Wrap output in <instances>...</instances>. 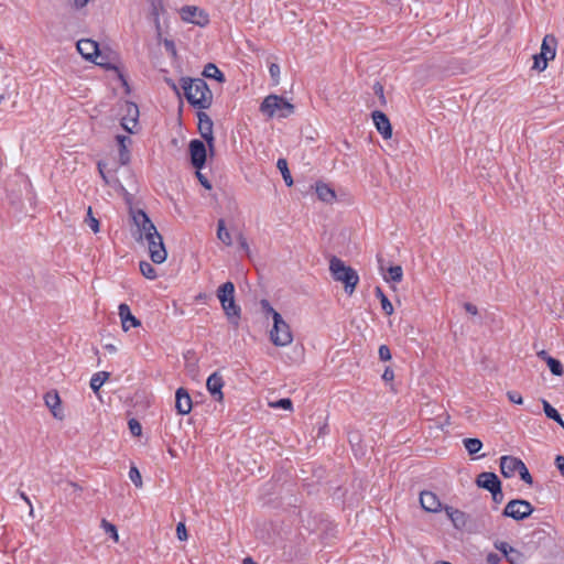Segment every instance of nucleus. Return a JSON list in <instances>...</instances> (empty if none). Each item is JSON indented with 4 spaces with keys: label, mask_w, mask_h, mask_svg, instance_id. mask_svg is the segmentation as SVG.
<instances>
[{
    "label": "nucleus",
    "mask_w": 564,
    "mask_h": 564,
    "mask_svg": "<svg viewBox=\"0 0 564 564\" xmlns=\"http://www.w3.org/2000/svg\"><path fill=\"white\" fill-rule=\"evenodd\" d=\"M129 478L134 484L135 487H142V477L139 469L135 466H131L129 470Z\"/></svg>",
    "instance_id": "40"
},
{
    "label": "nucleus",
    "mask_w": 564,
    "mask_h": 564,
    "mask_svg": "<svg viewBox=\"0 0 564 564\" xmlns=\"http://www.w3.org/2000/svg\"><path fill=\"white\" fill-rule=\"evenodd\" d=\"M543 410L545 415L551 420H553L560 414L558 411L555 408H553L546 400H543Z\"/></svg>",
    "instance_id": "45"
},
{
    "label": "nucleus",
    "mask_w": 564,
    "mask_h": 564,
    "mask_svg": "<svg viewBox=\"0 0 564 564\" xmlns=\"http://www.w3.org/2000/svg\"><path fill=\"white\" fill-rule=\"evenodd\" d=\"M420 503L422 508L429 512H438L442 509L438 497L432 491H422L420 495Z\"/></svg>",
    "instance_id": "20"
},
{
    "label": "nucleus",
    "mask_w": 564,
    "mask_h": 564,
    "mask_svg": "<svg viewBox=\"0 0 564 564\" xmlns=\"http://www.w3.org/2000/svg\"><path fill=\"white\" fill-rule=\"evenodd\" d=\"M447 517L451 519V521L453 522L454 527L457 528V529H462L466 525L467 523V516L465 512L458 510V509H455L453 507H449V506H446L444 508Z\"/></svg>",
    "instance_id": "23"
},
{
    "label": "nucleus",
    "mask_w": 564,
    "mask_h": 564,
    "mask_svg": "<svg viewBox=\"0 0 564 564\" xmlns=\"http://www.w3.org/2000/svg\"><path fill=\"white\" fill-rule=\"evenodd\" d=\"M463 443L469 455H475L482 448V442L476 437L464 438Z\"/></svg>",
    "instance_id": "31"
},
{
    "label": "nucleus",
    "mask_w": 564,
    "mask_h": 564,
    "mask_svg": "<svg viewBox=\"0 0 564 564\" xmlns=\"http://www.w3.org/2000/svg\"><path fill=\"white\" fill-rule=\"evenodd\" d=\"M181 87L189 105L203 110L208 109L213 102V93L203 78L182 77Z\"/></svg>",
    "instance_id": "1"
},
{
    "label": "nucleus",
    "mask_w": 564,
    "mask_h": 564,
    "mask_svg": "<svg viewBox=\"0 0 564 564\" xmlns=\"http://www.w3.org/2000/svg\"><path fill=\"white\" fill-rule=\"evenodd\" d=\"M141 273L150 280H154L156 278V271L153 265L147 261H141L139 264Z\"/></svg>",
    "instance_id": "36"
},
{
    "label": "nucleus",
    "mask_w": 564,
    "mask_h": 564,
    "mask_svg": "<svg viewBox=\"0 0 564 564\" xmlns=\"http://www.w3.org/2000/svg\"><path fill=\"white\" fill-rule=\"evenodd\" d=\"M203 75L207 78H213V79H216L217 82L219 83H224L225 82V76L224 74L219 70V68L213 64V63H208L204 70H203Z\"/></svg>",
    "instance_id": "30"
},
{
    "label": "nucleus",
    "mask_w": 564,
    "mask_h": 564,
    "mask_svg": "<svg viewBox=\"0 0 564 564\" xmlns=\"http://www.w3.org/2000/svg\"><path fill=\"white\" fill-rule=\"evenodd\" d=\"M376 296L380 300L381 308L384 312L386 315L390 316L393 314V305L387 297V295L383 293L382 289L380 286H377L375 289Z\"/></svg>",
    "instance_id": "28"
},
{
    "label": "nucleus",
    "mask_w": 564,
    "mask_h": 564,
    "mask_svg": "<svg viewBox=\"0 0 564 564\" xmlns=\"http://www.w3.org/2000/svg\"><path fill=\"white\" fill-rule=\"evenodd\" d=\"M555 466L557 467L561 475L564 476V456L557 455L555 457Z\"/></svg>",
    "instance_id": "57"
},
{
    "label": "nucleus",
    "mask_w": 564,
    "mask_h": 564,
    "mask_svg": "<svg viewBox=\"0 0 564 564\" xmlns=\"http://www.w3.org/2000/svg\"><path fill=\"white\" fill-rule=\"evenodd\" d=\"M85 223L90 227V229L96 234L99 231V220L94 217L91 207H88L87 216L85 218Z\"/></svg>",
    "instance_id": "39"
},
{
    "label": "nucleus",
    "mask_w": 564,
    "mask_h": 564,
    "mask_svg": "<svg viewBox=\"0 0 564 564\" xmlns=\"http://www.w3.org/2000/svg\"><path fill=\"white\" fill-rule=\"evenodd\" d=\"M164 45H165L166 50L170 51L173 55L176 54L175 45L172 41L165 40Z\"/></svg>",
    "instance_id": "62"
},
{
    "label": "nucleus",
    "mask_w": 564,
    "mask_h": 564,
    "mask_svg": "<svg viewBox=\"0 0 564 564\" xmlns=\"http://www.w3.org/2000/svg\"><path fill=\"white\" fill-rule=\"evenodd\" d=\"M403 278V270L400 265H392L388 269V276H386L387 281L391 282H401Z\"/></svg>",
    "instance_id": "35"
},
{
    "label": "nucleus",
    "mask_w": 564,
    "mask_h": 564,
    "mask_svg": "<svg viewBox=\"0 0 564 564\" xmlns=\"http://www.w3.org/2000/svg\"><path fill=\"white\" fill-rule=\"evenodd\" d=\"M276 167L280 170L286 186H292L293 178H292L290 170L288 167V161L283 158L279 159L276 162Z\"/></svg>",
    "instance_id": "33"
},
{
    "label": "nucleus",
    "mask_w": 564,
    "mask_h": 564,
    "mask_svg": "<svg viewBox=\"0 0 564 564\" xmlns=\"http://www.w3.org/2000/svg\"><path fill=\"white\" fill-rule=\"evenodd\" d=\"M235 294V285L232 282H225L223 285L218 288L217 296L221 304L227 303L230 299H234Z\"/></svg>",
    "instance_id": "27"
},
{
    "label": "nucleus",
    "mask_w": 564,
    "mask_h": 564,
    "mask_svg": "<svg viewBox=\"0 0 564 564\" xmlns=\"http://www.w3.org/2000/svg\"><path fill=\"white\" fill-rule=\"evenodd\" d=\"M557 40L553 34H546L541 44L540 58L544 61H552L556 55Z\"/></svg>",
    "instance_id": "16"
},
{
    "label": "nucleus",
    "mask_w": 564,
    "mask_h": 564,
    "mask_svg": "<svg viewBox=\"0 0 564 564\" xmlns=\"http://www.w3.org/2000/svg\"><path fill=\"white\" fill-rule=\"evenodd\" d=\"M197 118H198V131L200 133V137L207 143L210 154H213L214 150H215V138H214V133H213V127H214L213 120L204 111H198Z\"/></svg>",
    "instance_id": "8"
},
{
    "label": "nucleus",
    "mask_w": 564,
    "mask_h": 564,
    "mask_svg": "<svg viewBox=\"0 0 564 564\" xmlns=\"http://www.w3.org/2000/svg\"><path fill=\"white\" fill-rule=\"evenodd\" d=\"M373 91L379 97L381 105L384 106L387 100L384 97L383 86L380 83H376L373 85Z\"/></svg>",
    "instance_id": "47"
},
{
    "label": "nucleus",
    "mask_w": 564,
    "mask_h": 564,
    "mask_svg": "<svg viewBox=\"0 0 564 564\" xmlns=\"http://www.w3.org/2000/svg\"><path fill=\"white\" fill-rule=\"evenodd\" d=\"M149 246L150 258L154 263H163L166 260L167 252L165 250L163 238L145 239Z\"/></svg>",
    "instance_id": "12"
},
{
    "label": "nucleus",
    "mask_w": 564,
    "mask_h": 564,
    "mask_svg": "<svg viewBox=\"0 0 564 564\" xmlns=\"http://www.w3.org/2000/svg\"><path fill=\"white\" fill-rule=\"evenodd\" d=\"M130 433L133 436H140L142 432V427L140 422L137 419H130L128 422Z\"/></svg>",
    "instance_id": "43"
},
{
    "label": "nucleus",
    "mask_w": 564,
    "mask_h": 564,
    "mask_svg": "<svg viewBox=\"0 0 564 564\" xmlns=\"http://www.w3.org/2000/svg\"><path fill=\"white\" fill-rule=\"evenodd\" d=\"M77 51L80 55L90 62H96V58L100 56L99 45L96 41L90 39L79 40L76 44Z\"/></svg>",
    "instance_id": "11"
},
{
    "label": "nucleus",
    "mask_w": 564,
    "mask_h": 564,
    "mask_svg": "<svg viewBox=\"0 0 564 564\" xmlns=\"http://www.w3.org/2000/svg\"><path fill=\"white\" fill-rule=\"evenodd\" d=\"M490 494L492 496V500H494L495 503L498 505V503L502 502V500H503V492L501 490V487L492 490Z\"/></svg>",
    "instance_id": "55"
},
{
    "label": "nucleus",
    "mask_w": 564,
    "mask_h": 564,
    "mask_svg": "<svg viewBox=\"0 0 564 564\" xmlns=\"http://www.w3.org/2000/svg\"><path fill=\"white\" fill-rule=\"evenodd\" d=\"M182 19L198 26H205L209 23L208 14L193 6H186L182 9Z\"/></svg>",
    "instance_id": "10"
},
{
    "label": "nucleus",
    "mask_w": 564,
    "mask_h": 564,
    "mask_svg": "<svg viewBox=\"0 0 564 564\" xmlns=\"http://www.w3.org/2000/svg\"><path fill=\"white\" fill-rule=\"evenodd\" d=\"M124 113L121 118V127L129 133H134L139 124V108L132 101H124L121 108Z\"/></svg>",
    "instance_id": "7"
},
{
    "label": "nucleus",
    "mask_w": 564,
    "mask_h": 564,
    "mask_svg": "<svg viewBox=\"0 0 564 564\" xmlns=\"http://www.w3.org/2000/svg\"><path fill=\"white\" fill-rule=\"evenodd\" d=\"M45 405L51 410L54 417L62 420L64 417L63 410L61 408V398L57 391H48L44 395Z\"/></svg>",
    "instance_id": "21"
},
{
    "label": "nucleus",
    "mask_w": 564,
    "mask_h": 564,
    "mask_svg": "<svg viewBox=\"0 0 564 564\" xmlns=\"http://www.w3.org/2000/svg\"><path fill=\"white\" fill-rule=\"evenodd\" d=\"M269 73H270V76L271 78L273 79L274 84H279V79H280V66L275 63H272L270 66H269Z\"/></svg>",
    "instance_id": "46"
},
{
    "label": "nucleus",
    "mask_w": 564,
    "mask_h": 564,
    "mask_svg": "<svg viewBox=\"0 0 564 564\" xmlns=\"http://www.w3.org/2000/svg\"><path fill=\"white\" fill-rule=\"evenodd\" d=\"M496 549L499 550L503 555L508 553V549L511 547L507 542H499L495 544Z\"/></svg>",
    "instance_id": "61"
},
{
    "label": "nucleus",
    "mask_w": 564,
    "mask_h": 564,
    "mask_svg": "<svg viewBox=\"0 0 564 564\" xmlns=\"http://www.w3.org/2000/svg\"><path fill=\"white\" fill-rule=\"evenodd\" d=\"M507 397H508L509 401L512 402V403H516V404H522L523 403L522 395L519 392H517V391H508L507 392Z\"/></svg>",
    "instance_id": "49"
},
{
    "label": "nucleus",
    "mask_w": 564,
    "mask_h": 564,
    "mask_svg": "<svg viewBox=\"0 0 564 564\" xmlns=\"http://www.w3.org/2000/svg\"><path fill=\"white\" fill-rule=\"evenodd\" d=\"M536 355L540 359L544 360L547 364L552 375H554V376L563 375L564 370H563V366L560 360L551 357L545 350H541Z\"/></svg>",
    "instance_id": "24"
},
{
    "label": "nucleus",
    "mask_w": 564,
    "mask_h": 564,
    "mask_svg": "<svg viewBox=\"0 0 564 564\" xmlns=\"http://www.w3.org/2000/svg\"><path fill=\"white\" fill-rule=\"evenodd\" d=\"M533 511L534 508L529 501L523 499H513L506 505L502 516L521 521L529 518Z\"/></svg>",
    "instance_id": "6"
},
{
    "label": "nucleus",
    "mask_w": 564,
    "mask_h": 564,
    "mask_svg": "<svg viewBox=\"0 0 564 564\" xmlns=\"http://www.w3.org/2000/svg\"><path fill=\"white\" fill-rule=\"evenodd\" d=\"M464 307H465L466 312L471 314V315H477L478 314L477 306L471 304V303H468V302L465 303Z\"/></svg>",
    "instance_id": "60"
},
{
    "label": "nucleus",
    "mask_w": 564,
    "mask_h": 564,
    "mask_svg": "<svg viewBox=\"0 0 564 564\" xmlns=\"http://www.w3.org/2000/svg\"><path fill=\"white\" fill-rule=\"evenodd\" d=\"M329 271L335 281L344 283L346 293L349 295L354 293L359 282L356 270L346 265L341 259L333 257L329 261Z\"/></svg>",
    "instance_id": "2"
},
{
    "label": "nucleus",
    "mask_w": 564,
    "mask_h": 564,
    "mask_svg": "<svg viewBox=\"0 0 564 564\" xmlns=\"http://www.w3.org/2000/svg\"><path fill=\"white\" fill-rule=\"evenodd\" d=\"M131 216L133 224L137 227V231L133 232L135 240L141 241L143 239L160 238V232L144 210H132Z\"/></svg>",
    "instance_id": "4"
},
{
    "label": "nucleus",
    "mask_w": 564,
    "mask_h": 564,
    "mask_svg": "<svg viewBox=\"0 0 564 564\" xmlns=\"http://www.w3.org/2000/svg\"><path fill=\"white\" fill-rule=\"evenodd\" d=\"M260 112L268 118H288L294 113L295 107L282 96L271 94L260 105Z\"/></svg>",
    "instance_id": "3"
},
{
    "label": "nucleus",
    "mask_w": 564,
    "mask_h": 564,
    "mask_svg": "<svg viewBox=\"0 0 564 564\" xmlns=\"http://www.w3.org/2000/svg\"><path fill=\"white\" fill-rule=\"evenodd\" d=\"M547 62L549 61H544V63H543V61L540 58V54H536V55H534L533 68L539 72H542L546 68Z\"/></svg>",
    "instance_id": "53"
},
{
    "label": "nucleus",
    "mask_w": 564,
    "mask_h": 564,
    "mask_svg": "<svg viewBox=\"0 0 564 564\" xmlns=\"http://www.w3.org/2000/svg\"><path fill=\"white\" fill-rule=\"evenodd\" d=\"M379 358L383 361H388L391 359V351L387 345H381L379 347Z\"/></svg>",
    "instance_id": "48"
},
{
    "label": "nucleus",
    "mask_w": 564,
    "mask_h": 564,
    "mask_svg": "<svg viewBox=\"0 0 564 564\" xmlns=\"http://www.w3.org/2000/svg\"><path fill=\"white\" fill-rule=\"evenodd\" d=\"M164 12V6L162 0H152L151 1V15L153 18L156 28H160V14Z\"/></svg>",
    "instance_id": "34"
},
{
    "label": "nucleus",
    "mask_w": 564,
    "mask_h": 564,
    "mask_svg": "<svg viewBox=\"0 0 564 564\" xmlns=\"http://www.w3.org/2000/svg\"><path fill=\"white\" fill-rule=\"evenodd\" d=\"M518 474H519L521 480H523L525 484H528V485L533 484V478H532L531 474L529 473L524 463L521 464Z\"/></svg>",
    "instance_id": "42"
},
{
    "label": "nucleus",
    "mask_w": 564,
    "mask_h": 564,
    "mask_svg": "<svg viewBox=\"0 0 564 564\" xmlns=\"http://www.w3.org/2000/svg\"><path fill=\"white\" fill-rule=\"evenodd\" d=\"M523 462L513 456H502L500 458V470L503 477L510 478L519 471Z\"/></svg>",
    "instance_id": "17"
},
{
    "label": "nucleus",
    "mask_w": 564,
    "mask_h": 564,
    "mask_svg": "<svg viewBox=\"0 0 564 564\" xmlns=\"http://www.w3.org/2000/svg\"><path fill=\"white\" fill-rule=\"evenodd\" d=\"M91 0H72L70 1V7L74 9V10H77V11H80L83 10L84 8L87 7V4L90 2Z\"/></svg>",
    "instance_id": "54"
},
{
    "label": "nucleus",
    "mask_w": 564,
    "mask_h": 564,
    "mask_svg": "<svg viewBox=\"0 0 564 564\" xmlns=\"http://www.w3.org/2000/svg\"><path fill=\"white\" fill-rule=\"evenodd\" d=\"M500 562V556L496 553H489L487 555V563L488 564H498Z\"/></svg>",
    "instance_id": "59"
},
{
    "label": "nucleus",
    "mask_w": 564,
    "mask_h": 564,
    "mask_svg": "<svg viewBox=\"0 0 564 564\" xmlns=\"http://www.w3.org/2000/svg\"><path fill=\"white\" fill-rule=\"evenodd\" d=\"M270 339L275 346H286L292 343L293 336L289 324L280 313H275L273 327L270 330Z\"/></svg>",
    "instance_id": "5"
},
{
    "label": "nucleus",
    "mask_w": 564,
    "mask_h": 564,
    "mask_svg": "<svg viewBox=\"0 0 564 564\" xmlns=\"http://www.w3.org/2000/svg\"><path fill=\"white\" fill-rule=\"evenodd\" d=\"M20 497L30 506V513L32 514L33 508L30 498L23 492H20Z\"/></svg>",
    "instance_id": "63"
},
{
    "label": "nucleus",
    "mask_w": 564,
    "mask_h": 564,
    "mask_svg": "<svg viewBox=\"0 0 564 564\" xmlns=\"http://www.w3.org/2000/svg\"><path fill=\"white\" fill-rule=\"evenodd\" d=\"M206 387L210 395L216 401H223L224 394H223V388H224V379L223 376L215 371L213 372L206 381Z\"/></svg>",
    "instance_id": "13"
},
{
    "label": "nucleus",
    "mask_w": 564,
    "mask_h": 564,
    "mask_svg": "<svg viewBox=\"0 0 564 564\" xmlns=\"http://www.w3.org/2000/svg\"><path fill=\"white\" fill-rule=\"evenodd\" d=\"M505 556L510 564H520L523 561V554L513 547H509Z\"/></svg>",
    "instance_id": "37"
},
{
    "label": "nucleus",
    "mask_w": 564,
    "mask_h": 564,
    "mask_svg": "<svg viewBox=\"0 0 564 564\" xmlns=\"http://www.w3.org/2000/svg\"><path fill=\"white\" fill-rule=\"evenodd\" d=\"M105 348L110 352V354H115L117 351V347L112 344H107L105 346Z\"/></svg>",
    "instance_id": "64"
},
{
    "label": "nucleus",
    "mask_w": 564,
    "mask_h": 564,
    "mask_svg": "<svg viewBox=\"0 0 564 564\" xmlns=\"http://www.w3.org/2000/svg\"><path fill=\"white\" fill-rule=\"evenodd\" d=\"M260 304H261V307H262L263 312H264L265 314H268V315H271V316H272V319L274 321V315H275V313H278V312H276V311L271 306V304L269 303V301H268V300H262V301L260 302Z\"/></svg>",
    "instance_id": "51"
},
{
    "label": "nucleus",
    "mask_w": 564,
    "mask_h": 564,
    "mask_svg": "<svg viewBox=\"0 0 564 564\" xmlns=\"http://www.w3.org/2000/svg\"><path fill=\"white\" fill-rule=\"evenodd\" d=\"M101 528L105 530L106 533H109L110 536L115 540V542L119 541V535L116 525L108 522L106 519L101 520Z\"/></svg>",
    "instance_id": "38"
},
{
    "label": "nucleus",
    "mask_w": 564,
    "mask_h": 564,
    "mask_svg": "<svg viewBox=\"0 0 564 564\" xmlns=\"http://www.w3.org/2000/svg\"><path fill=\"white\" fill-rule=\"evenodd\" d=\"M373 123L378 130V132L382 135L383 139H389L392 135V127L389 118L386 113L380 110H375L371 113Z\"/></svg>",
    "instance_id": "14"
},
{
    "label": "nucleus",
    "mask_w": 564,
    "mask_h": 564,
    "mask_svg": "<svg viewBox=\"0 0 564 564\" xmlns=\"http://www.w3.org/2000/svg\"><path fill=\"white\" fill-rule=\"evenodd\" d=\"M175 409L178 414H188L192 410V399L184 388H178L175 393Z\"/></svg>",
    "instance_id": "18"
},
{
    "label": "nucleus",
    "mask_w": 564,
    "mask_h": 564,
    "mask_svg": "<svg viewBox=\"0 0 564 564\" xmlns=\"http://www.w3.org/2000/svg\"><path fill=\"white\" fill-rule=\"evenodd\" d=\"M221 306L230 322L235 325H238V319L240 318V307L235 303V297L227 301V303L221 304Z\"/></svg>",
    "instance_id": "26"
},
{
    "label": "nucleus",
    "mask_w": 564,
    "mask_h": 564,
    "mask_svg": "<svg viewBox=\"0 0 564 564\" xmlns=\"http://www.w3.org/2000/svg\"><path fill=\"white\" fill-rule=\"evenodd\" d=\"M476 485L491 492L501 487V481L495 473L482 471L477 476Z\"/></svg>",
    "instance_id": "15"
},
{
    "label": "nucleus",
    "mask_w": 564,
    "mask_h": 564,
    "mask_svg": "<svg viewBox=\"0 0 564 564\" xmlns=\"http://www.w3.org/2000/svg\"><path fill=\"white\" fill-rule=\"evenodd\" d=\"M393 378H394V372H393V370H392L391 368H389V367H388V368H386V370H384V371H383V373H382V379H383L384 381H392V380H393Z\"/></svg>",
    "instance_id": "58"
},
{
    "label": "nucleus",
    "mask_w": 564,
    "mask_h": 564,
    "mask_svg": "<svg viewBox=\"0 0 564 564\" xmlns=\"http://www.w3.org/2000/svg\"><path fill=\"white\" fill-rule=\"evenodd\" d=\"M207 143L194 139L188 144L191 163L196 170H202L205 166L207 159Z\"/></svg>",
    "instance_id": "9"
},
{
    "label": "nucleus",
    "mask_w": 564,
    "mask_h": 564,
    "mask_svg": "<svg viewBox=\"0 0 564 564\" xmlns=\"http://www.w3.org/2000/svg\"><path fill=\"white\" fill-rule=\"evenodd\" d=\"M110 373L107 371L96 372L90 379V388L97 393L102 384L109 379Z\"/></svg>",
    "instance_id": "29"
},
{
    "label": "nucleus",
    "mask_w": 564,
    "mask_h": 564,
    "mask_svg": "<svg viewBox=\"0 0 564 564\" xmlns=\"http://www.w3.org/2000/svg\"><path fill=\"white\" fill-rule=\"evenodd\" d=\"M217 238L224 242L226 246H230L232 243L231 236L229 231L226 229L225 220L219 219L217 224Z\"/></svg>",
    "instance_id": "32"
},
{
    "label": "nucleus",
    "mask_w": 564,
    "mask_h": 564,
    "mask_svg": "<svg viewBox=\"0 0 564 564\" xmlns=\"http://www.w3.org/2000/svg\"><path fill=\"white\" fill-rule=\"evenodd\" d=\"M196 176H197V178H198L199 183H200L205 188H207V189H210V188H212V184H210V182L207 180V177H206L204 174H202V173L199 172V170H197V172H196Z\"/></svg>",
    "instance_id": "56"
},
{
    "label": "nucleus",
    "mask_w": 564,
    "mask_h": 564,
    "mask_svg": "<svg viewBox=\"0 0 564 564\" xmlns=\"http://www.w3.org/2000/svg\"><path fill=\"white\" fill-rule=\"evenodd\" d=\"M97 167H98L99 174H100L101 178L104 180L105 184H110L108 173L106 172V163L102 161H99L97 163Z\"/></svg>",
    "instance_id": "52"
},
{
    "label": "nucleus",
    "mask_w": 564,
    "mask_h": 564,
    "mask_svg": "<svg viewBox=\"0 0 564 564\" xmlns=\"http://www.w3.org/2000/svg\"><path fill=\"white\" fill-rule=\"evenodd\" d=\"M269 405L274 409H284L290 411L293 409L292 401L289 398H283L275 402H270Z\"/></svg>",
    "instance_id": "41"
},
{
    "label": "nucleus",
    "mask_w": 564,
    "mask_h": 564,
    "mask_svg": "<svg viewBox=\"0 0 564 564\" xmlns=\"http://www.w3.org/2000/svg\"><path fill=\"white\" fill-rule=\"evenodd\" d=\"M118 310L122 329L124 332H128L131 327H138L141 325V322L134 315H132L128 304L121 303Z\"/></svg>",
    "instance_id": "19"
},
{
    "label": "nucleus",
    "mask_w": 564,
    "mask_h": 564,
    "mask_svg": "<svg viewBox=\"0 0 564 564\" xmlns=\"http://www.w3.org/2000/svg\"><path fill=\"white\" fill-rule=\"evenodd\" d=\"M95 64L106 68V69H115L116 66L112 65L110 62H108V56L102 54L100 52V56H98V58H96V62H94Z\"/></svg>",
    "instance_id": "44"
},
{
    "label": "nucleus",
    "mask_w": 564,
    "mask_h": 564,
    "mask_svg": "<svg viewBox=\"0 0 564 564\" xmlns=\"http://www.w3.org/2000/svg\"><path fill=\"white\" fill-rule=\"evenodd\" d=\"M315 189L317 197L324 203H332L336 198L334 189L323 182H317Z\"/></svg>",
    "instance_id": "25"
},
{
    "label": "nucleus",
    "mask_w": 564,
    "mask_h": 564,
    "mask_svg": "<svg viewBox=\"0 0 564 564\" xmlns=\"http://www.w3.org/2000/svg\"><path fill=\"white\" fill-rule=\"evenodd\" d=\"M176 535H177L178 540H181V541L187 540V531H186V527L183 522L177 523Z\"/></svg>",
    "instance_id": "50"
},
{
    "label": "nucleus",
    "mask_w": 564,
    "mask_h": 564,
    "mask_svg": "<svg viewBox=\"0 0 564 564\" xmlns=\"http://www.w3.org/2000/svg\"><path fill=\"white\" fill-rule=\"evenodd\" d=\"M116 140L119 145V162L121 165H127L130 162L128 144L131 143V139L130 137L119 134L116 137Z\"/></svg>",
    "instance_id": "22"
}]
</instances>
